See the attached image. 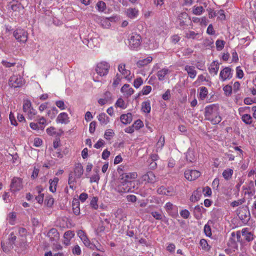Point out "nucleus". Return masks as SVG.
<instances>
[{
  "mask_svg": "<svg viewBox=\"0 0 256 256\" xmlns=\"http://www.w3.org/2000/svg\"><path fill=\"white\" fill-rule=\"evenodd\" d=\"M205 120L211 122L213 124H219L222 118L220 114L219 106L216 104H212L204 108Z\"/></svg>",
  "mask_w": 256,
  "mask_h": 256,
  "instance_id": "nucleus-1",
  "label": "nucleus"
},
{
  "mask_svg": "<svg viewBox=\"0 0 256 256\" xmlns=\"http://www.w3.org/2000/svg\"><path fill=\"white\" fill-rule=\"evenodd\" d=\"M13 36L20 44H25L28 38V33L22 28H16L13 32Z\"/></svg>",
  "mask_w": 256,
  "mask_h": 256,
  "instance_id": "nucleus-2",
  "label": "nucleus"
},
{
  "mask_svg": "<svg viewBox=\"0 0 256 256\" xmlns=\"http://www.w3.org/2000/svg\"><path fill=\"white\" fill-rule=\"evenodd\" d=\"M23 188L22 180L18 177H14L10 184V191L15 193L21 190Z\"/></svg>",
  "mask_w": 256,
  "mask_h": 256,
  "instance_id": "nucleus-3",
  "label": "nucleus"
},
{
  "mask_svg": "<svg viewBox=\"0 0 256 256\" xmlns=\"http://www.w3.org/2000/svg\"><path fill=\"white\" fill-rule=\"evenodd\" d=\"M130 47L132 50H136L142 42V37L139 34H132L129 40Z\"/></svg>",
  "mask_w": 256,
  "mask_h": 256,
  "instance_id": "nucleus-4",
  "label": "nucleus"
},
{
  "mask_svg": "<svg viewBox=\"0 0 256 256\" xmlns=\"http://www.w3.org/2000/svg\"><path fill=\"white\" fill-rule=\"evenodd\" d=\"M110 65L106 62H102L97 64L96 70L100 76H104L108 74Z\"/></svg>",
  "mask_w": 256,
  "mask_h": 256,
  "instance_id": "nucleus-5",
  "label": "nucleus"
},
{
  "mask_svg": "<svg viewBox=\"0 0 256 256\" xmlns=\"http://www.w3.org/2000/svg\"><path fill=\"white\" fill-rule=\"evenodd\" d=\"M238 216L244 224H246L250 220V215L246 208H242L240 209Z\"/></svg>",
  "mask_w": 256,
  "mask_h": 256,
  "instance_id": "nucleus-6",
  "label": "nucleus"
},
{
  "mask_svg": "<svg viewBox=\"0 0 256 256\" xmlns=\"http://www.w3.org/2000/svg\"><path fill=\"white\" fill-rule=\"evenodd\" d=\"M24 84L23 78L20 76L14 75L9 80L10 86L14 88L21 87Z\"/></svg>",
  "mask_w": 256,
  "mask_h": 256,
  "instance_id": "nucleus-7",
  "label": "nucleus"
},
{
  "mask_svg": "<svg viewBox=\"0 0 256 256\" xmlns=\"http://www.w3.org/2000/svg\"><path fill=\"white\" fill-rule=\"evenodd\" d=\"M138 174L136 172L123 173L120 174L119 180L121 183H128L130 184L131 180L136 178Z\"/></svg>",
  "mask_w": 256,
  "mask_h": 256,
  "instance_id": "nucleus-8",
  "label": "nucleus"
},
{
  "mask_svg": "<svg viewBox=\"0 0 256 256\" xmlns=\"http://www.w3.org/2000/svg\"><path fill=\"white\" fill-rule=\"evenodd\" d=\"M232 76V69L229 67L224 68L220 71V78L222 82H224L226 80H230Z\"/></svg>",
  "mask_w": 256,
  "mask_h": 256,
  "instance_id": "nucleus-9",
  "label": "nucleus"
},
{
  "mask_svg": "<svg viewBox=\"0 0 256 256\" xmlns=\"http://www.w3.org/2000/svg\"><path fill=\"white\" fill-rule=\"evenodd\" d=\"M184 174L186 179L192 181L198 178L200 176V173L196 170H188L185 171Z\"/></svg>",
  "mask_w": 256,
  "mask_h": 256,
  "instance_id": "nucleus-10",
  "label": "nucleus"
},
{
  "mask_svg": "<svg viewBox=\"0 0 256 256\" xmlns=\"http://www.w3.org/2000/svg\"><path fill=\"white\" fill-rule=\"evenodd\" d=\"M47 236L50 238L51 242H57L60 238V234L58 230L55 228H52L47 234Z\"/></svg>",
  "mask_w": 256,
  "mask_h": 256,
  "instance_id": "nucleus-11",
  "label": "nucleus"
},
{
  "mask_svg": "<svg viewBox=\"0 0 256 256\" xmlns=\"http://www.w3.org/2000/svg\"><path fill=\"white\" fill-rule=\"evenodd\" d=\"M242 236L244 238V244L246 242H250L254 239L253 234L250 232L247 228H243L242 230Z\"/></svg>",
  "mask_w": 256,
  "mask_h": 256,
  "instance_id": "nucleus-12",
  "label": "nucleus"
},
{
  "mask_svg": "<svg viewBox=\"0 0 256 256\" xmlns=\"http://www.w3.org/2000/svg\"><path fill=\"white\" fill-rule=\"evenodd\" d=\"M142 179L144 181H146L150 183H154L156 181V178L154 174L152 172H148L146 174H144Z\"/></svg>",
  "mask_w": 256,
  "mask_h": 256,
  "instance_id": "nucleus-13",
  "label": "nucleus"
},
{
  "mask_svg": "<svg viewBox=\"0 0 256 256\" xmlns=\"http://www.w3.org/2000/svg\"><path fill=\"white\" fill-rule=\"evenodd\" d=\"M116 190L119 193H125L130 190V184L128 183H121L116 187Z\"/></svg>",
  "mask_w": 256,
  "mask_h": 256,
  "instance_id": "nucleus-14",
  "label": "nucleus"
},
{
  "mask_svg": "<svg viewBox=\"0 0 256 256\" xmlns=\"http://www.w3.org/2000/svg\"><path fill=\"white\" fill-rule=\"evenodd\" d=\"M220 68V64L218 61H213L208 68V71L210 74L216 75Z\"/></svg>",
  "mask_w": 256,
  "mask_h": 256,
  "instance_id": "nucleus-15",
  "label": "nucleus"
},
{
  "mask_svg": "<svg viewBox=\"0 0 256 256\" xmlns=\"http://www.w3.org/2000/svg\"><path fill=\"white\" fill-rule=\"evenodd\" d=\"M74 174L77 178H80L84 173L83 166L80 163L76 164L74 168Z\"/></svg>",
  "mask_w": 256,
  "mask_h": 256,
  "instance_id": "nucleus-16",
  "label": "nucleus"
},
{
  "mask_svg": "<svg viewBox=\"0 0 256 256\" xmlns=\"http://www.w3.org/2000/svg\"><path fill=\"white\" fill-rule=\"evenodd\" d=\"M68 114L66 112H62L58 116L56 121L61 124H67L68 120Z\"/></svg>",
  "mask_w": 256,
  "mask_h": 256,
  "instance_id": "nucleus-17",
  "label": "nucleus"
},
{
  "mask_svg": "<svg viewBox=\"0 0 256 256\" xmlns=\"http://www.w3.org/2000/svg\"><path fill=\"white\" fill-rule=\"evenodd\" d=\"M124 64H120L118 65V70L126 78L129 79L128 76L130 74V71L125 68Z\"/></svg>",
  "mask_w": 256,
  "mask_h": 256,
  "instance_id": "nucleus-18",
  "label": "nucleus"
},
{
  "mask_svg": "<svg viewBox=\"0 0 256 256\" xmlns=\"http://www.w3.org/2000/svg\"><path fill=\"white\" fill-rule=\"evenodd\" d=\"M120 120L124 124H130L132 120V116L131 113L127 114H122L120 116Z\"/></svg>",
  "mask_w": 256,
  "mask_h": 256,
  "instance_id": "nucleus-19",
  "label": "nucleus"
},
{
  "mask_svg": "<svg viewBox=\"0 0 256 256\" xmlns=\"http://www.w3.org/2000/svg\"><path fill=\"white\" fill-rule=\"evenodd\" d=\"M246 190H248V192H246V194H248V195L253 196L256 194V189L254 186V182L252 180H250L248 184V186L246 188Z\"/></svg>",
  "mask_w": 256,
  "mask_h": 256,
  "instance_id": "nucleus-20",
  "label": "nucleus"
},
{
  "mask_svg": "<svg viewBox=\"0 0 256 256\" xmlns=\"http://www.w3.org/2000/svg\"><path fill=\"white\" fill-rule=\"evenodd\" d=\"M74 174L72 172H70L69 174L68 175V184L70 186V188H72V190H74L76 189V186H74L75 183H76V178Z\"/></svg>",
  "mask_w": 256,
  "mask_h": 256,
  "instance_id": "nucleus-21",
  "label": "nucleus"
},
{
  "mask_svg": "<svg viewBox=\"0 0 256 256\" xmlns=\"http://www.w3.org/2000/svg\"><path fill=\"white\" fill-rule=\"evenodd\" d=\"M184 70L186 71L188 75L191 78H194L197 74L196 71L194 70V67L186 65L184 67Z\"/></svg>",
  "mask_w": 256,
  "mask_h": 256,
  "instance_id": "nucleus-22",
  "label": "nucleus"
},
{
  "mask_svg": "<svg viewBox=\"0 0 256 256\" xmlns=\"http://www.w3.org/2000/svg\"><path fill=\"white\" fill-rule=\"evenodd\" d=\"M204 208L202 206L198 205L195 206L194 210V215L196 218L200 220L202 218V213Z\"/></svg>",
  "mask_w": 256,
  "mask_h": 256,
  "instance_id": "nucleus-23",
  "label": "nucleus"
},
{
  "mask_svg": "<svg viewBox=\"0 0 256 256\" xmlns=\"http://www.w3.org/2000/svg\"><path fill=\"white\" fill-rule=\"evenodd\" d=\"M130 84H124L121 88V92L126 94L128 97L130 96L134 92V90L132 88H130Z\"/></svg>",
  "mask_w": 256,
  "mask_h": 256,
  "instance_id": "nucleus-24",
  "label": "nucleus"
},
{
  "mask_svg": "<svg viewBox=\"0 0 256 256\" xmlns=\"http://www.w3.org/2000/svg\"><path fill=\"white\" fill-rule=\"evenodd\" d=\"M59 179L57 177H55L53 180L50 179L49 180L50 183V190L52 192H56V186L58 182Z\"/></svg>",
  "mask_w": 256,
  "mask_h": 256,
  "instance_id": "nucleus-25",
  "label": "nucleus"
},
{
  "mask_svg": "<svg viewBox=\"0 0 256 256\" xmlns=\"http://www.w3.org/2000/svg\"><path fill=\"white\" fill-rule=\"evenodd\" d=\"M157 192L158 194H164V195H166V196H172V188H167L164 186H162L158 189Z\"/></svg>",
  "mask_w": 256,
  "mask_h": 256,
  "instance_id": "nucleus-26",
  "label": "nucleus"
},
{
  "mask_svg": "<svg viewBox=\"0 0 256 256\" xmlns=\"http://www.w3.org/2000/svg\"><path fill=\"white\" fill-rule=\"evenodd\" d=\"M36 190L38 193V195L36 196V200L39 204H42L44 201V194H42L43 188L41 186H38L36 188Z\"/></svg>",
  "mask_w": 256,
  "mask_h": 256,
  "instance_id": "nucleus-27",
  "label": "nucleus"
},
{
  "mask_svg": "<svg viewBox=\"0 0 256 256\" xmlns=\"http://www.w3.org/2000/svg\"><path fill=\"white\" fill-rule=\"evenodd\" d=\"M98 118L102 124H106L110 122V118L104 112L100 114L98 116Z\"/></svg>",
  "mask_w": 256,
  "mask_h": 256,
  "instance_id": "nucleus-28",
  "label": "nucleus"
},
{
  "mask_svg": "<svg viewBox=\"0 0 256 256\" xmlns=\"http://www.w3.org/2000/svg\"><path fill=\"white\" fill-rule=\"evenodd\" d=\"M84 244L86 247L92 250H96L102 252H104V248H98V246L92 243L89 240H86V242H84Z\"/></svg>",
  "mask_w": 256,
  "mask_h": 256,
  "instance_id": "nucleus-29",
  "label": "nucleus"
},
{
  "mask_svg": "<svg viewBox=\"0 0 256 256\" xmlns=\"http://www.w3.org/2000/svg\"><path fill=\"white\" fill-rule=\"evenodd\" d=\"M127 16L130 18H134L138 14V10L135 8H129L128 9Z\"/></svg>",
  "mask_w": 256,
  "mask_h": 256,
  "instance_id": "nucleus-30",
  "label": "nucleus"
},
{
  "mask_svg": "<svg viewBox=\"0 0 256 256\" xmlns=\"http://www.w3.org/2000/svg\"><path fill=\"white\" fill-rule=\"evenodd\" d=\"M212 217L214 220L217 222L222 218V211L218 209L214 210L212 214Z\"/></svg>",
  "mask_w": 256,
  "mask_h": 256,
  "instance_id": "nucleus-31",
  "label": "nucleus"
},
{
  "mask_svg": "<svg viewBox=\"0 0 256 256\" xmlns=\"http://www.w3.org/2000/svg\"><path fill=\"white\" fill-rule=\"evenodd\" d=\"M16 240V236L14 232H12L8 236V244L10 245V248H13L14 245L15 244V242Z\"/></svg>",
  "mask_w": 256,
  "mask_h": 256,
  "instance_id": "nucleus-32",
  "label": "nucleus"
},
{
  "mask_svg": "<svg viewBox=\"0 0 256 256\" xmlns=\"http://www.w3.org/2000/svg\"><path fill=\"white\" fill-rule=\"evenodd\" d=\"M236 243L235 232H233L231 234L228 244L229 246L234 248H237L238 246Z\"/></svg>",
  "mask_w": 256,
  "mask_h": 256,
  "instance_id": "nucleus-33",
  "label": "nucleus"
},
{
  "mask_svg": "<svg viewBox=\"0 0 256 256\" xmlns=\"http://www.w3.org/2000/svg\"><path fill=\"white\" fill-rule=\"evenodd\" d=\"M151 110L150 101L144 102L142 104V110L145 113H150Z\"/></svg>",
  "mask_w": 256,
  "mask_h": 256,
  "instance_id": "nucleus-34",
  "label": "nucleus"
},
{
  "mask_svg": "<svg viewBox=\"0 0 256 256\" xmlns=\"http://www.w3.org/2000/svg\"><path fill=\"white\" fill-rule=\"evenodd\" d=\"M233 172L234 171L232 169L227 168L224 170L222 174L226 180H229L230 178H231Z\"/></svg>",
  "mask_w": 256,
  "mask_h": 256,
  "instance_id": "nucleus-35",
  "label": "nucleus"
},
{
  "mask_svg": "<svg viewBox=\"0 0 256 256\" xmlns=\"http://www.w3.org/2000/svg\"><path fill=\"white\" fill-rule=\"evenodd\" d=\"M168 68H163L162 70L158 71L157 72V76L160 80H164L165 76L168 73Z\"/></svg>",
  "mask_w": 256,
  "mask_h": 256,
  "instance_id": "nucleus-36",
  "label": "nucleus"
},
{
  "mask_svg": "<svg viewBox=\"0 0 256 256\" xmlns=\"http://www.w3.org/2000/svg\"><path fill=\"white\" fill-rule=\"evenodd\" d=\"M186 158L188 162H193L195 160V156L194 152L188 150L186 154Z\"/></svg>",
  "mask_w": 256,
  "mask_h": 256,
  "instance_id": "nucleus-37",
  "label": "nucleus"
},
{
  "mask_svg": "<svg viewBox=\"0 0 256 256\" xmlns=\"http://www.w3.org/2000/svg\"><path fill=\"white\" fill-rule=\"evenodd\" d=\"M32 104L30 100H24L23 102L22 108L24 112H27L32 108Z\"/></svg>",
  "mask_w": 256,
  "mask_h": 256,
  "instance_id": "nucleus-38",
  "label": "nucleus"
},
{
  "mask_svg": "<svg viewBox=\"0 0 256 256\" xmlns=\"http://www.w3.org/2000/svg\"><path fill=\"white\" fill-rule=\"evenodd\" d=\"M204 12L202 6H194L192 8V13L195 15H200Z\"/></svg>",
  "mask_w": 256,
  "mask_h": 256,
  "instance_id": "nucleus-39",
  "label": "nucleus"
},
{
  "mask_svg": "<svg viewBox=\"0 0 256 256\" xmlns=\"http://www.w3.org/2000/svg\"><path fill=\"white\" fill-rule=\"evenodd\" d=\"M96 8L99 12H103L106 9V4L103 1H99L96 4Z\"/></svg>",
  "mask_w": 256,
  "mask_h": 256,
  "instance_id": "nucleus-40",
  "label": "nucleus"
},
{
  "mask_svg": "<svg viewBox=\"0 0 256 256\" xmlns=\"http://www.w3.org/2000/svg\"><path fill=\"white\" fill-rule=\"evenodd\" d=\"M200 244L202 248L206 251H208L210 250V246L208 244L207 241L204 239L200 240Z\"/></svg>",
  "mask_w": 256,
  "mask_h": 256,
  "instance_id": "nucleus-41",
  "label": "nucleus"
},
{
  "mask_svg": "<svg viewBox=\"0 0 256 256\" xmlns=\"http://www.w3.org/2000/svg\"><path fill=\"white\" fill-rule=\"evenodd\" d=\"M200 97L202 100H204L208 95V89L204 86H202L200 88Z\"/></svg>",
  "mask_w": 256,
  "mask_h": 256,
  "instance_id": "nucleus-42",
  "label": "nucleus"
},
{
  "mask_svg": "<svg viewBox=\"0 0 256 256\" xmlns=\"http://www.w3.org/2000/svg\"><path fill=\"white\" fill-rule=\"evenodd\" d=\"M236 242H239L241 244H244V238L242 236V231L238 230L235 232Z\"/></svg>",
  "mask_w": 256,
  "mask_h": 256,
  "instance_id": "nucleus-43",
  "label": "nucleus"
},
{
  "mask_svg": "<svg viewBox=\"0 0 256 256\" xmlns=\"http://www.w3.org/2000/svg\"><path fill=\"white\" fill-rule=\"evenodd\" d=\"M30 127L34 130H44V126H40L38 123L31 122L30 123Z\"/></svg>",
  "mask_w": 256,
  "mask_h": 256,
  "instance_id": "nucleus-44",
  "label": "nucleus"
},
{
  "mask_svg": "<svg viewBox=\"0 0 256 256\" xmlns=\"http://www.w3.org/2000/svg\"><path fill=\"white\" fill-rule=\"evenodd\" d=\"M242 121L246 124H250L252 122V116L249 114H244L242 116Z\"/></svg>",
  "mask_w": 256,
  "mask_h": 256,
  "instance_id": "nucleus-45",
  "label": "nucleus"
},
{
  "mask_svg": "<svg viewBox=\"0 0 256 256\" xmlns=\"http://www.w3.org/2000/svg\"><path fill=\"white\" fill-rule=\"evenodd\" d=\"M74 236V234L73 231L68 230L64 232V239L67 240L68 242H70V239L73 238Z\"/></svg>",
  "mask_w": 256,
  "mask_h": 256,
  "instance_id": "nucleus-46",
  "label": "nucleus"
},
{
  "mask_svg": "<svg viewBox=\"0 0 256 256\" xmlns=\"http://www.w3.org/2000/svg\"><path fill=\"white\" fill-rule=\"evenodd\" d=\"M78 235L81 239V240L82 241L83 243L86 242V240H88L85 232L82 230H78Z\"/></svg>",
  "mask_w": 256,
  "mask_h": 256,
  "instance_id": "nucleus-47",
  "label": "nucleus"
},
{
  "mask_svg": "<svg viewBox=\"0 0 256 256\" xmlns=\"http://www.w3.org/2000/svg\"><path fill=\"white\" fill-rule=\"evenodd\" d=\"M10 8L13 11L16 12L19 11L22 8V6L20 3H18V1H16V4L13 3L11 4Z\"/></svg>",
  "mask_w": 256,
  "mask_h": 256,
  "instance_id": "nucleus-48",
  "label": "nucleus"
},
{
  "mask_svg": "<svg viewBox=\"0 0 256 256\" xmlns=\"http://www.w3.org/2000/svg\"><path fill=\"white\" fill-rule=\"evenodd\" d=\"M225 44V42L223 40H218L216 42V47L218 50H222Z\"/></svg>",
  "mask_w": 256,
  "mask_h": 256,
  "instance_id": "nucleus-49",
  "label": "nucleus"
},
{
  "mask_svg": "<svg viewBox=\"0 0 256 256\" xmlns=\"http://www.w3.org/2000/svg\"><path fill=\"white\" fill-rule=\"evenodd\" d=\"M198 33H196L194 31L189 30L186 32L185 37L188 38L194 39L196 36H198Z\"/></svg>",
  "mask_w": 256,
  "mask_h": 256,
  "instance_id": "nucleus-50",
  "label": "nucleus"
},
{
  "mask_svg": "<svg viewBox=\"0 0 256 256\" xmlns=\"http://www.w3.org/2000/svg\"><path fill=\"white\" fill-rule=\"evenodd\" d=\"M114 136V132L112 130H108L106 131L104 137L106 140H110V138Z\"/></svg>",
  "mask_w": 256,
  "mask_h": 256,
  "instance_id": "nucleus-51",
  "label": "nucleus"
},
{
  "mask_svg": "<svg viewBox=\"0 0 256 256\" xmlns=\"http://www.w3.org/2000/svg\"><path fill=\"white\" fill-rule=\"evenodd\" d=\"M72 252L74 255L80 256L82 253L80 246L78 244L75 245L72 248Z\"/></svg>",
  "mask_w": 256,
  "mask_h": 256,
  "instance_id": "nucleus-52",
  "label": "nucleus"
},
{
  "mask_svg": "<svg viewBox=\"0 0 256 256\" xmlns=\"http://www.w3.org/2000/svg\"><path fill=\"white\" fill-rule=\"evenodd\" d=\"M132 126L136 130H139L144 126V124L140 120H137Z\"/></svg>",
  "mask_w": 256,
  "mask_h": 256,
  "instance_id": "nucleus-53",
  "label": "nucleus"
},
{
  "mask_svg": "<svg viewBox=\"0 0 256 256\" xmlns=\"http://www.w3.org/2000/svg\"><path fill=\"white\" fill-rule=\"evenodd\" d=\"M143 83V80L142 78L140 77L136 80L134 82V86L136 88H138Z\"/></svg>",
  "mask_w": 256,
  "mask_h": 256,
  "instance_id": "nucleus-54",
  "label": "nucleus"
},
{
  "mask_svg": "<svg viewBox=\"0 0 256 256\" xmlns=\"http://www.w3.org/2000/svg\"><path fill=\"white\" fill-rule=\"evenodd\" d=\"M98 198L94 196L90 202V206L94 210H96L98 208Z\"/></svg>",
  "mask_w": 256,
  "mask_h": 256,
  "instance_id": "nucleus-55",
  "label": "nucleus"
},
{
  "mask_svg": "<svg viewBox=\"0 0 256 256\" xmlns=\"http://www.w3.org/2000/svg\"><path fill=\"white\" fill-rule=\"evenodd\" d=\"M116 106L117 107H120L122 108H126L125 106V102L122 98H119L117 100L116 103Z\"/></svg>",
  "mask_w": 256,
  "mask_h": 256,
  "instance_id": "nucleus-56",
  "label": "nucleus"
},
{
  "mask_svg": "<svg viewBox=\"0 0 256 256\" xmlns=\"http://www.w3.org/2000/svg\"><path fill=\"white\" fill-rule=\"evenodd\" d=\"M120 80H121L120 76L118 74H116V76H115V78L114 79V82L112 83L113 86L114 87H116L120 84Z\"/></svg>",
  "mask_w": 256,
  "mask_h": 256,
  "instance_id": "nucleus-57",
  "label": "nucleus"
},
{
  "mask_svg": "<svg viewBox=\"0 0 256 256\" xmlns=\"http://www.w3.org/2000/svg\"><path fill=\"white\" fill-rule=\"evenodd\" d=\"M244 202H245L244 198L240 199V200H235V201L232 202L230 204V206L232 207L238 206L242 204Z\"/></svg>",
  "mask_w": 256,
  "mask_h": 256,
  "instance_id": "nucleus-58",
  "label": "nucleus"
},
{
  "mask_svg": "<svg viewBox=\"0 0 256 256\" xmlns=\"http://www.w3.org/2000/svg\"><path fill=\"white\" fill-rule=\"evenodd\" d=\"M223 90L226 96H230L232 92V87L229 85H226L224 87Z\"/></svg>",
  "mask_w": 256,
  "mask_h": 256,
  "instance_id": "nucleus-59",
  "label": "nucleus"
},
{
  "mask_svg": "<svg viewBox=\"0 0 256 256\" xmlns=\"http://www.w3.org/2000/svg\"><path fill=\"white\" fill-rule=\"evenodd\" d=\"M152 216L157 220H162V215L160 213L154 211L151 212Z\"/></svg>",
  "mask_w": 256,
  "mask_h": 256,
  "instance_id": "nucleus-60",
  "label": "nucleus"
},
{
  "mask_svg": "<svg viewBox=\"0 0 256 256\" xmlns=\"http://www.w3.org/2000/svg\"><path fill=\"white\" fill-rule=\"evenodd\" d=\"M204 232L206 236H210L212 234L210 226L208 224H206L204 227Z\"/></svg>",
  "mask_w": 256,
  "mask_h": 256,
  "instance_id": "nucleus-61",
  "label": "nucleus"
},
{
  "mask_svg": "<svg viewBox=\"0 0 256 256\" xmlns=\"http://www.w3.org/2000/svg\"><path fill=\"white\" fill-rule=\"evenodd\" d=\"M202 190L205 196H210L212 195V190L209 186L204 188Z\"/></svg>",
  "mask_w": 256,
  "mask_h": 256,
  "instance_id": "nucleus-62",
  "label": "nucleus"
},
{
  "mask_svg": "<svg viewBox=\"0 0 256 256\" xmlns=\"http://www.w3.org/2000/svg\"><path fill=\"white\" fill-rule=\"evenodd\" d=\"M174 208V205L172 203L170 202H168L166 203L164 206V208L168 212L170 213V212Z\"/></svg>",
  "mask_w": 256,
  "mask_h": 256,
  "instance_id": "nucleus-63",
  "label": "nucleus"
},
{
  "mask_svg": "<svg viewBox=\"0 0 256 256\" xmlns=\"http://www.w3.org/2000/svg\"><path fill=\"white\" fill-rule=\"evenodd\" d=\"M44 203L48 207H52L54 203V199L52 198H47L45 200Z\"/></svg>",
  "mask_w": 256,
  "mask_h": 256,
  "instance_id": "nucleus-64",
  "label": "nucleus"
}]
</instances>
